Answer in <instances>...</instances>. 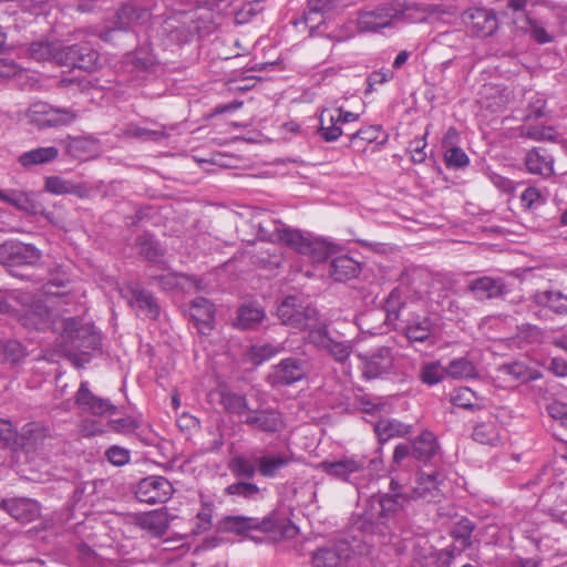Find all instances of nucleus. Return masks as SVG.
Wrapping results in <instances>:
<instances>
[{"label": "nucleus", "instance_id": "obj_46", "mask_svg": "<svg viewBox=\"0 0 567 567\" xmlns=\"http://www.w3.org/2000/svg\"><path fill=\"white\" fill-rule=\"evenodd\" d=\"M228 467L236 477L252 478L256 475V460L251 461L246 456L238 455L229 461Z\"/></svg>", "mask_w": 567, "mask_h": 567}, {"label": "nucleus", "instance_id": "obj_15", "mask_svg": "<svg viewBox=\"0 0 567 567\" xmlns=\"http://www.w3.org/2000/svg\"><path fill=\"white\" fill-rule=\"evenodd\" d=\"M466 30L475 37L486 38L496 32L498 20L495 12L486 8H471L462 13Z\"/></svg>", "mask_w": 567, "mask_h": 567}, {"label": "nucleus", "instance_id": "obj_55", "mask_svg": "<svg viewBox=\"0 0 567 567\" xmlns=\"http://www.w3.org/2000/svg\"><path fill=\"white\" fill-rule=\"evenodd\" d=\"M501 371L505 374L513 377L514 380L519 382H528L530 380L536 379L537 377L534 374V371L528 369L522 362H514L511 364H504L501 368Z\"/></svg>", "mask_w": 567, "mask_h": 567}, {"label": "nucleus", "instance_id": "obj_5", "mask_svg": "<svg viewBox=\"0 0 567 567\" xmlns=\"http://www.w3.org/2000/svg\"><path fill=\"white\" fill-rule=\"evenodd\" d=\"M404 2L395 0L392 3L382 4L359 13L357 25L360 32H379L385 28H392L402 20L405 10Z\"/></svg>", "mask_w": 567, "mask_h": 567}, {"label": "nucleus", "instance_id": "obj_3", "mask_svg": "<svg viewBox=\"0 0 567 567\" xmlns=\"http://www.w3.org/2000/svg\"><path fill=\"white\" fill-rule=\"evenodd\" d=\"M219 529L238 535L249 530H260L271 533L275 538H293L299 532L291 520L286 517H277L276 515H270L262 519L247 516H227L219 522Z\"/></svg>", "mask_w": 567, "mask_h": 567}, {"label": "nucleus", "instance_id": "obj_62", "mask_svg": "<svg viewBox=\"0 0 567 567\" xmlns=\"http://www.w3.org/2000/svg\"><path fill=\"white\" fill-rule=\"evenodd\" d=\"M0 440L6 446L19 444L20 435H18L11 422L8 420L0 419Z\"/></svg>", "mask_w": 567, "mask_h": 567}, {"label": "nucleus", "instance_id": "obj_10", "mask_svg": "<svg viewBox=\"0 0 567 567\" xmlns=\"http://www.w3.org/2000/svg\"><path fill=\"white\" fill-rule=\"evenodd\" d=\"M308 371L307 360L289 357L271 367L266 381L272 388L289 386L306 378Z\"/></svg>", "mask_w": 567, "mask_h": 567}, {"label": "nucleus", "instance_id": "obj_64", "mask_svg": "<svg viewBox=\"0 0 567 567\" xmlns=\"http://www.w3.org/2000/svg\"><path fill=\"white\" fill-rule=\"evenodd\" d=\"M425 146H426L425 135L421 138H415L410 142L409 151L411 153V159L415 164H421L425 161V158H426V153L424 152Z\"/></svg>", "mask_w": 567, "mask_h": 567}, {"label": "nucleus", "instance_id": "obj_36", "mask_svg": "<svg viewBox=\"0 0 567 567\" xmlns=\"http://www.w3.org/2000/svg\"><path fill=\"white\" fill-rule=\"evenodd\" d=\"M525 165L529 173L548 177L553 174V161L540 153L539 150H532L525 156Z\"/></svg>", "mask_w": 567, "mask_h": 567}, {"label": "nucleus", "instance_id": "obj_8", "mask_svg": "<svg viewBox=\"0 0 567 567\" xmlns=\"http://www.w3.org/2000/svg\"><path fill=\"white\" fill-rule=\"evenodd\" d=\"M277 313L284 324L299 330L311 328L318 321L317 309L296 296L287 297L279 305Z\"/></svg>", "mask_w": 567, "mask_h": 567}, {"label": "nucleus", "instance_id": "obj_39", "mask_svg": "<svg viewBox=\"0 0 567 567\" xmlns=\"http://www.w3.org/2000/svg\"><path fill=\"white\" fill-rule=\"evenodd\" d=\"M265 318V312L261 308L248 303L244 305L238 310L236 326L240 329H255Z\"/></svg>", "mask_w": 567, "mask_h": 567}, {"label": "nucleus", "instance_id": "obj_27", "mask_svg": "<svg viewBox=\"0 0 567 567\" xmlns=\"http://www.w3.org/2000/svg\"><path fill=\"white\" fill-rule=\"evenodd\" d=\"M533 301L556 315L567 316V295L559 290H540L533 295Z\"/></svg>", "mask_w": 567, "mask_h": 567}, {"label": "nucleus", "instance_id": "obj_26", "mask_svg": "<svg viewBox=\"0 0 567 567\" xmlns=\"http://www.w3.org/2000/svg\"><path fill=\"white\" fill-rule=\"evenodd\" d=\"M64 143L68 154L76 159H89L100 151L99 141L92 136H69Z\"/></svg>", "mask_w": 567, "mask_h": 567}, {"label": "nucleus", "instance_id": "obj_61", "mask_svg": "<svg viewBox=\"0 0 567 567\" xmlns=\"http://www.w3.org/2000/svg\"><path fill=\"white\" fill-rule=\"evenodd\" d=\"M131 136L143 140V141H161L166 137V133L163 128L161 130H148L141 126H131L128 130Z\"/></svg>", "mask_w": 567, "mask_h": 567}, {"label": "nucleus", "instance_id": "obj_47", "mask_svg": "<svg viewBox=\"0 0 567 567\" xmlns=\"http://www.w3.org/2000/svg\"><path fill=\"white\" fill-rule=\"evenodd\" d=\"M0 200L10 204L22 212H31L34 208V205L28 194L18 189H0Z\"/></svg>", "mask_w": 567, "mask_h": 567}, {"label": "nucleus", "instance_id": "obj_37", "mask_svg": "<svg viewBox=\"0 0 567 567\" xmlns=\"http://www.w3.org/2000/svg\"><path fill=\"white\" fill-rule=\"evenodd\" d=\"M138 526L143 529L151 532L155 536H163L167 528L168 523L165 514L153 511L144 513L136 518Z\"/></svg>", "mask_w": 567, "mask_h": 567}, {"label": "nucleus", "instance_id": "obj_40", "mask_svg": "<svg viewBox=\"0 0 567 567\" xmlns=\"http://www.w3.org/2000/svg\"><path fill=\"white\" fill-rule=\"evenodd\" d=\"M76 56L78 69L93 72L100 66V54L90 41H81V50Z\"/></svg>", "mask_w": 567, "mask_h": 567}, {"label": "nucleus", "instance_id": "obj_56", "mask_svg": "<svg viewBox=\"0 0 567 567\" xmlns=\"http://www.w3.org/2000/svg\"><path fill=\"white\" fill-rule=\"evenodd\" d=\"M380 134V128L378 126H367L359 130H354V132H349L350 143L353 147L361 148L360 142H374Z\"/></svg>", "mask_w": 567, "mask_h": 567}, {"label": "nucleus", "instance_id": "obj_9", "mask_svg": "<svg viewBox=\"0 0 567 567\" xmlns=\"http://www.w3.org/2000/svg\"><path fill=\"white\" fill-rule=\"evenodd\" d=\"M362 375L367 380L382 379L394 370V353L390 347H378L365 353H359Z\"/></svg>", "mask_w": 567, "mask_h": 567}, {"label": "nucleus", "instance_id": "obj_29", "mask_svg": "<svg viewBox=\"0 0 567 567\" xmlns=\"http://www.w3.org/2000/svg\"><path fill=\"white\" fill-rule=\"evenodd\" d=\"M59 156V150L55 146L37 147L22 153L18 157L19 164L24 168L35 165H43L55 161Z\"/></svg>", "mask_w": 567, "mask_h": 567}, {"label": "nucleus", "instance_id": "obj_17", "mask_svg": "<svg viewBox=\"0 0 567 567\" xmlns=\"http://www.w3.org/2000/svg\"><path fill=\"white\" fill-rule=\"evenodd\" d=\"M244 423L252 430H257L266 434L280 432L285 426L280 412L274 409H250L247 412Z\"/></svg>", "mask_w": 567, "mask_h": 567}, {"label": "nucleus", "instance_id": "obj_60", "mask_svg": "<svg viewBox=\"0 0 567 567\" xmlns=\"http://www.w3.org/2000/svg\"><path fill=\"white\" fill-rule=\"evenodd\" d=\"M333 9L331 0H308V11L303 16L305 23L311 21V16L323 17Z\"/></svg>", "mask_w": 567, "mask_h": 567}, {"label": "nucleus", "instance_id": "obj_31", "mask_svg": "<svg viewBox=\"0 0 567 567\" xmlns=\"http://www.w3.org/2000/svg\"><path fill=\"white\" fill-rule=\"evenodd\" d=\"M360 271L359 262L347 255L332 259L329 274L336 281L355 278Z\"/></svg>", "mask_w": 567, "mask_h": 567}, {"label": "nucleus", "instance_id": "obj_50", "mask_svg": "<svg viewBox=\"0 0 567 567\" xmlns=\"http://www.w3.org/2000/svg\"><path fill=\"white\" fill-rule=\"evenodd\" d=\"M59 52V44L51 42H35L30 47V55L35 61H49L52 60L56 63V56Z\"/></svg>", "mask_w": 567, "mask_h": 567}, {"label": "nucleus", "instance_id": "obj_33", "mask_svg": "<svg viewBox=\"0 0 567 567\" xmlns=\"http://www.w3.org/2000/svg\"><path fill=\"white\" fill-rule=\"evenodd\" d=\"M319 136L326 142H333L341 135H349V132L340 125L336 113L323 110L320 115Z\"/></svg>", "mask_w": 567, "mask_h": 567}, {"label": "nucleus", "instance_id": "obj_41", "mask_svg": "<svg viewBox=\"0 0 567 567\" xmlns=\"http://www.w3.org/2000/svg\"><path fill=\"white\" fill-rule=\"evenodd\" d=\"M284 351L282 344L261 343L254 344L248 350V359L251 363L259 365L265 361Z\"/></svg>", "mask_w": 567, "mask_h": 567}, {"label": "nucleus", "instance_id": "obj_58", "mask_svg": "<svg viewBox=\"0 0 567 567\" xmlns=\"http://www.w3.org/2000/svg\"><path fill=\"white\" fill-rule=\"evenodd\" d=\"M444 159L446 166L451 168H462L470 163L468 156L458 146L445 150Z\"/></svg>", "mask_w": 567, "mask_h": 567}, {"label": "nucleus", "instance_id": "obj_53", "mask_svg": "<svg viewBox=\"0 0 567 567\" xmlns=\"http://www.w3.org/2000/svg\"><path fill=\"white\" fill-rule=\"evenodd\" d=\"M474 528V523L463 517L455 524L452 535L456 542H460L463 548H467L472 545L471 536Z\"/></svg>", "mask_w": 567, "mask_h": 567}, {"label": "nucleus", "instance_id": "obj_28", "mask_svg": "<svg viewBox=\"0 0 567 567\" xmlns=\"http://www.w3.org/2000/svg\"><path fill=\"white\" fill-rule=\"evenodd\" d=\"M292 461L291 454H266L256 458L258 473L264 477H275L277 473Z\"/></svg>", "mask_w": 567, "mask_h": 567}, {"label": "nucleus", "instance_id": "obj_43", "mask_svg": "<svg viewBox=\"0 0 567 567\" xmlns=\"http://www.w3.org/2000/svg\"><path fill=\"white\" fill-rule=\"evenodd\" d=\"M451 402L455 406L471 411L480 409L481 406L480 399L475 392L467 386L455 389L451 394Z\"/></svg>", "mask_w": 567, "mask_h": 567}, {"label": "nucleus", "instance_id": "obj_35", "mask_svg": "<svg viewBox=\"0 0 567 567\" xmlns=\"http://www.w3.org/2000/svg\"><path fill=\"white\" fill-rule=\"evenodd\" d=\"M518 29L529 34L537 43L545 44L553 41V37L547 32L543 23L533 19L528 14H523L522 18L514 20Z\"/></svg>", "mask_w": 567, "mask_h": 567}, {"label": "nucleus", "instance_id": "obj_25", "mask_svg": "<svg viewBox=\"0 0 567 567\" xmlns=\"http://www.w3.org/2000/svg\"><path fill=\"white\" fill-rule=\"evenodd\" d=\"M131 307L141 310L151 319H157L159 316V306L152 292L134 286L128 289L126 296Z\"/></svg>", "mask_w": 567, "mask_h": 567}, {"label": "nucleus", "instance_id": "obj_18", "mask_svg": "<svg viewBox=\"0 0 567 567\" xmlns=\"http://www.w3.org/2000/svg\"><path fill=\"white\" fill-rule=\"evenodd\" d=\"M352 548L346 540L322 547L312 554L313 567H342L351 557Z\"/></svg>", "mask_w": 567, "mask_h": 567}, {"label": "nucleus", "instance_id": "obj_51", "mask_svg": "<svg viewBox=\"0 0 567 567\" xmlns=\"http://www.w3.org/2000/svg\"><path fill=\"white\" fill-rule=\"evenodd\" d=\"M140 19L137 9L132 4L122 6L115 16L114 25L116 30H127Z\"/></svg>", "mask_w": 567, "mask_h": 567}, {"label": "nucleus", "instance_id": "obj_7", "mask_svg": "<svg viewBox=\"0 0 567 567\" xmlns=\"http://www.w3.org/2000/svg\"><path fill=\"white\" fill-rule=\"evenodd\" d=\"M421 297L422 293L420 291L412 289L402 281L398 287L392 289L384 301L386 322L398 327L403 316H408L409 311L417 307Z\"/></svg>", "mask_w": 567, "mask_h": 567}, {"label": "nucleus", "instance_id": "obj_4", "mask_svg": "<svg viewBox=\"0 0 567 567\" xmlns=\"http://www.w3.org/2000/svg\"><path fill=\"white\" fill-rule=\"evenodd\" d=\"M62 344L70 354H87L101 344V336L93 324L82 323L74 318H65L62 320Z\"/></svg>", "mask_w": 567, "mask_h": 567}, {"label": "nucleus", "instance_id": "obj_54", "mask_svg": "<svg viewBox=\"0 0 567 567\" xmlns=\"http://www.w3.org/2000/svg\"><path fill=\"white\" fill-rule=\"evenodd\" d=\"M81 50V42L70 44V45H61L59 44V52L56 56V64L68 68H75L76 65V55H79Z\"/></svg>", "mask_w": 567, "mask_h": 567}, {"label": "nucleus", "instance_id": "obj_32", "mask_svg": "<svg viewBox=\"0 0 567 567\" xmlns=\"http://www.w3.org/2000/svg\"><path fill=\"white\" fill-rule=\"evenodd\" d=\"M319 136L326 142H333L341 135H349V132L340 125L336 113L323 110L320 115Z\"/></svg>", "mask_w": 567, "mask_h": 567}, {"label": "nucleus", "instance_id": "obj_30", "mask_svg": "<svg viewBox=\"0 0 567 567\" xmlns=\"http://www.w3.org/2000/svg\"><path fill=\"white\" fill-rule=\"evenodd\" d=\"M412 445V455L419 461L429 462L437 452V441L430 431H423L416 436Z\"/></svg>", "mask_w": 567, "mask_h": 567}, {"label": "nucleus", "instance_id": "obj_12", "mask_svg": "<svg viewBox=\"0 0 567 567\" xmlns=\"http://www.w3.org/2000/svg\"><path fill=\"white\" fill-rule=\"evenodd\" d=\"M400 330L410 343L430 341L435 332V323L429 316L415 313V309L403 316L400 324L395 327Z\"/></svg>", "mask_w": 567, "mask_h": 567}, {"label": "nucleus", "instance_id": "obj_42", "mask_svg": "<svg viewBox=\"0 0 567 567\" xmlns=\"http://www.w3.org/2000/svg\"><path fill=\"white\" fill-rule=\"evenodd\" d=\"M0 357L3 362L18 364L27 357V351L21 342L17 340H7L0 342Z\"/></svg>", "mask_w": 567, "mask_h": 567}, {"label": "nucleus", "instance_id": "obj_13", "mask_svg": "<svg viewBox=\"0 0 567 567\" xmlns=\"http://www.w3.org/2000/svg\"><path fill=\"white\" fill-rule=\"evenodd\" d=\"M173 485L163 476H147L135 487V496L142 503L157 504L167 502L173 495Z\"/></svg>", "mask_w": 567, "mask_h": 567}, {"label": "nucleus", "instance_id": "obj_49", "mask_svg": "<svg viewBox=\"0 0 567 567\" xmlns=\"http://www.w3.org/2000/svg\"><path fill=\"white\" fill-rule=\"evenodd\" d=\"M474 441L481 444L497 445L499 442L498 429L494 423H480L472 433Z\"/></svg>", "mask_w": 567, "mask_h": 567}, {"label": "nucleus", "instance_id": "obj_21", "mask_svg": "<svg viewBox=\"0 0 567 567\" xmlns=\"http://www.w3.org/2000/svg\"><path fill=\"white\" fill-rule=\"evenodd\" d=\"M10 516L21 523H30L40 516V506L37 501L24 497L2 499L0 503Z\"/></svg>", "mask_w": 567, "mask_h": 567}, {"label": "nucleus", "instance_id": "obj_16", "mask_svg": "<svg viewBox=\"0 0 567 567\" xmlns=\"http://www.w3.org/2000/svg\"><path fill=\"white\" fill-rule=\"evenodd\" d=\"M75 404L83 411L96 416L113 415L117 406L110 400L95 395L89 388V382H81L75 393Z\"/></svg>", "mask_w": 567, "mask_h": 567}, {"label": "nucleus", "instance_id": "obj_23", "mask_svg": "<svg viewBox=\"0 0 567 567\" xmlns=\"http://www.w3.org/2000/svg\"><path fill=\"white\" fill-rule=\"evenodd\" d=\"M189 313L198 329V332L202 334H209L214 329V305L206 298L197 297L192 301Z\"/></svg>", "mask_w": 567, "mask_h": 567}, {"label": "nucleus", "instance_id": "obj_11", "mask_svg": "<svg viewBox=\"0 0 567 567\" xmlns=\"http://www.w3.org/2000/svg\"><path fill=\"white\" fill-rule=\"evenodd\" d=\"M30 123L39 128L68 125L72 123L76 114L69 109H54L43 102L34 103L27 113Z\"/></svg>", "mask_w": 567, "mask_h": 567}, {"label": "nucleus", "instance_id": "obj_6", "mask_svg": "<svg viewBox=\"0 0 567 567\" xmlns=\"http://www.w3.org/2000/svg\"><path fill=\"white\" fill-rule=\"evenodd\" d=\"M390 485L394 494L384 493L371 497L369 509V517L371 519L375 518L381 523H386L389 519L394 518L410 499L408 492L403 491V484L392 478Z\"/></svg>", "mask_w": 567, "mask_h": 567}, {"label": "nucleus", "instance_id": "obj_38", "mask_svg": "<svg viewBox=\"0 0 567 567\" xmlns=\"http://www.w3.org/2000/svg\"><path fill=\"white\" fill-rule=\"evenodd\" d=\"M446 375L452 379H474L478 377V371L470 359L462 357L449 362Z\"/></svg>", "mask_w": 567, "mask_h": 567}, {"label": "nucleus", "instance_id": "obj_24", "mask_svg": "<svg viewBox=\"0 0 567 567\" xmlns=\"http://www.w3.org/2000/svg\"><path fill=\"white\" fill-rule=\"evenodd\" d=\"M48 440H51V436L44 426L30 423L22 427L19 444L27 453H43Z\"/></svg>", "mask_w": 567, "mask_h": 567}, {"label": "nucleus", "instance_id": "obj_14", "mask_svg": "<svg viewBox=\"0 0 567 567\" xmlns=\"http://www.w3.org/2000/svg\"><path fill=\"white\" fill-rule=\"evenodd\" d=\"M40 257V251L31 244L18 240H7L0 244V264L4 266L33 265Z\"/></svg>", "mask_w": 567, "mask_h": 567}, {"label": "nucleus", "instance_id": "obj_2", "mask_svg": "<svg viewBox=\"0 0 567 567\" xmlns=\"http://www.w3.org/2000/svg\"><path fill=\"white\" fill-rule=\"evenodd\" d=\"M256 227L261 239L271 243H284L298 252L308 256L313 262L326 261L331 255V249L326 241L310 240L281 221L269 219L264 223L259 221Z\"/></svg>", "mask_w": 567, "mask_h": 567}, {"label": "nucleus", "instance_id": "obj_59", "mask_svg": "<svg viewBox=\"0 0 567 567\" xmlns=\"http://www.w3.org/2000/svg\"><path fill=\"white\" fill-rule=\"evenodd\" d=\"M305 330H309L307 337L309 343L316 346L317 348L324 349L327 343L331 339V336L329 334L327 327L318 326V322L313 327L306 328Z\"/></svg>", "mask_w": 567, "mask_h": 567}, {"label": "nucleus", "instance_id": "obj_19", "mask_svg": "<svg viewBox=\"0 0 567 567\" xmlns=\"http://www.w3.org/2000/svg\"><path fill=\"white\" fill-rule=\"evenodd\" d=\"M364 466V458L344 456L336 461H322L317 465V468L336 480L347 482L352 474L362 471Z\"/></svg>", "mask_w": 567, "mask_h": 567}, {"label": "nucleus", "instance_id": "obj_22", "mask_svg": "<svg viewBox=\"0 0 567 567\" xmlns=\"http://www.w3.org/2000/svg\"><path fill=\"white\" fill-rule=\"evenodd\" d=\"M467 289L472 292L474 298L480 301L498 298L509 291L502 278L487 276L474 279L470 282Z\"/></svg>", "mask_w": 567, "mask_h": 567}, {"label": "nucleus", "instance_id": "obj_20", "mask_svg": "<svg viewBox=\"0 0 567 567\" xmlns=\"http://www.w3.org/2000/svg\"><path fill=\"white\" fill-rule=\"evenodd\" d=\"M443 475L439 472L431 474L421 473L417 477L416 485L408 492L410 499H424L426 502L440 501L442 496L441 484Z\"/></svg>", "mask_w": 567, "mask_h": 567}, {"label": "nucleus", "instance_id": "obj_57", "mask_svg": "<svg viewBox=\"0 0 567 567\" xmlns=\"http://www.w3.org/2000/svg\"><path fill=\"white\" fill-rule=\"evenodd\" d=\"M214 505L208 502H203L202 508L196 515V527L194 528L195 534H202L207 532L212 527Z\"/></svg>", "mask_w": 567, "mask_h": 567}, {"label": "nucleus", "instance_id": "obj_45", "mask_svg": "<svg viewBox=\"0 0 567 567\" xmlns=\"http://www.w3.org/2000/svg\"><path fill=\"white\" fill-rule=\"evenodd\" d=\"M225 494L248 501H256L261 497V491L256 484L243 481L228 485L225 488Z\"/></svg>", "mask_w": 567, "mask_h": 567}, {"label": "nucleus", "instance_id": "obj_34", "mask_svg": "<svg viewBox=\"0 0 567 567\" xmlns=\"http://www.w3.org/2000/svg\"><path fill=\"white\" fill-rule=\"evenodd\" d=\"M374 432L380 442H386L393 437H400L411 432V425L394 419H382L374 424Z\"/></svg>", "mask_w": 567, "mask_h": 567}, {"label": "nucleus", "instance_id": "obj_48", "mask_svg": "<svg viewBox=\"0 0 567 567\" xmlns=\"http://www.w3.org/2000/svg\"><path fill=\"white\" fill-rule=\"evenodd\" d=\"M445 377H447L446 367H442L439 361L426 362L421 367L420 380L426 385H435Z\"/></svg>", "mask_w": 567, "mask_h": 567}, {"label": "nucleus", "instance_id": "obj_44", "mask_svg": "<svg viewBox=\"0 0 567 567\" xmlns=\"http://www.w3.org/2000/svg\"><path fill=\"white\" fill-rule=\"evenodd\" d=\"M220 403L227 412L237 415L247 416L250 410L246 396L233 392H221Z\"/></svg>", "mask_w": 567, "mask_h": 567}, {"label": "nucleus", "instance_id": "obj_63", "mask_svg": "<svg viewBox=\"0 0 567 567\" xmlns=\"http://www.w3.org/2000/svg\"><path fill=\"white\" fill-rule=\"evenodd\" d=\"M105 456L110 463L116 466H123L130 462V451L117 445L109 447Z\"/></svg>", "mask_w": 567, "mask_h": 567}, {"label": "nucleus", "instance_id": "obj_52", "mask_svg": "<svg viewBox=\"0 0 567 567\" xmlns=\"http://www.w3.org/2000/svg\"><path fill=\"white\" fill-rule=\"evenodd\" d=\"M323 350L337 362L343 363L349 359L352 352V344L351 341H338L331 338Z\"/></svg>", "mask_w": 567, "mask_h": 567}, {"label": "nucleus", "instance_id": "obj_1", "mask_svg": "<svg viewBox=\"0 0 567 567\" xmlns=\"http://www.w3.org/2000/svg\"><path fill=\"white\" fill-rule=\"evenodd\" d=\"M42 290L49 305L28 293L12 292L10 295L11 298L24 306L19 321L27 329L38 331L55 329L56 319L51 308L71 306L76 301V296L72 292L70 280L65 275L52 277L43 285Z\"/></svg>", "mask_w": 567, "mask_h": 567}]
</instances>
